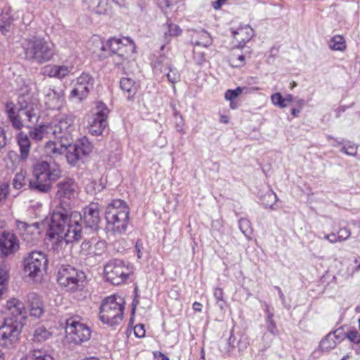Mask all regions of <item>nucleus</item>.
Wrapping results in <instances>:
<instances>
[{"label": "nucleus", "mask_w": 360, "mask_h": 360, "mask_svg": "<svg viewBox=\"0 0 360 360\" xmlns=\"http://www.w3.org/2000/svg\"><path fill=\"white\" fill-rule=\"evenodd\" d=\"M17 229L20 232L22 239L27 247L37 245L40 241V229L37 223L28 224L17 221Z\"/></svg>", "instance_id": "nucleus-13"}, {"label": "nucleus", "mask_w": 360, "mask_h": 360, "mask_svg": "<svg viewBox=\"0 0 360 360\" xmlns=\"http://www.w3.org/2000/svg\"><path fill=\"white\" fill-rule=\"evenodd\" d=\"M227 0H217L212 4L214 10H219Z\"/></svg>", "instance_id": "nucleus-61"}, {"label": "nucleus", "mask_w": 360, "mask_h": 360, "mask_svg": "<svg viewBox=\"0 0 360 360\" xmlns=\"http://www.w3.org/2000/svg\"><path fill=\"white\" fill-rule=\"evenodd\" d=\"M66 333L76 344L89 340L91 338L89 327L81 321L79 316L71 317L66 320Z\"/></svg>", "instance_id": "nucleus-10"}, {"label": "nucleus", "mask_w": 360, "mask_h": 360, "mask_svg": "<svg viewBox=\"0 0 360 360\" xmlns=\"http://www.w3.org/2000/svg\"><path fill=\"white\" fill-rule=\"evenodd\" d=\"M229 62L231 66L238 68L242 67L245 64V57L243 55H235L233 54L229 59Z\"/></svg>", "instance_id": "nucleus-47"}, {"label": "nucleus", "mask_w": 360, "mask_h": 360, "mask_svg": "<svg viewBox=\"0 0 360 360\" xmlns=\"http://www.w3.org/2000/svg\"><path fill=\"white\" fill-rule=\"evenodd\" d=\"M107 126V121H103L100 119L89 117L88 129L89 133L93 136H100L103 134Z\"/></svg>", "instance_id": "nucleus-31"}, {"label": "nucleus", "mask_w": 360, "mask_h": 360, "mask_svg": "<svg viewBox=\"0 0 360 360\" xmlns=\"http://www.w3.org/2000/svg\"><path fill=\"white\" fill-rule=\"evenodd\" d=\"M135 250L138 259H141L144 251V247L141 240H137L135 245Z\"/></svg>", "instance_id": "nucleus-54"}, {"label": "nucleus", "mask_w": 360, "mask_h": 360, "mask_svg": "<svg viewBox=\"0 0 360 360\" xmlns=\"http://www.w3.org/2000/svg\"><path fill=\"white\" fill-rule=\"evenodd\" d=\"M12 24L10 20H7L6 21H4L3 19L0 18V32L6 35L11 30Z\"/></svg>", "instance_id": "nucleus-51"}, {"label": "nucleus", "mask_w": 360, "mask_h": 360, "mask_svg": "<svg viewBox=\"0 0 360 360\" xmlns=\"http://www.w3.org/2000/svg\"><path fill=\"white\" fill-rule=\"evenodd\" d=\"M48 260L46 255L41 251L30 252L25 259L24 271L31 278L38 276L45 269Z\"/></svg>", "instance_id": "nucleus-11"}, {"label": "nucleus", "mask_w": 360, "mask_h": 360, "mask_svg": "<svg viewBox=\"0 0 360 360\" xmlns=\"http://www.w3.org/2000/svg\"><path fill=\"white\" fill-rule=\"evenodd\" d=\"M86 227L96 229L101 221L98 205L91 203L84 208V214L60 207L51 216L46 235L54 250L63 249L64 244L77 242L82 237V220Z\"/></svg>", "instance_id": "nucleus-1"}, {"label": "nucleus", "mask_w": 360, "mask_h": 360, "mask_svg": "<svg viewBox=\"0 0 360 360\" xmlns=\"http://www.w3.org/2000/svg\"><path fill=\"white\" fill-rule=\"evenodd\" d=\"M65 152L67 161L72 165H75L77 162L82 158L81 155L77 152L75 146L71 145V143L68 146V148Z\"/></svg>", "instance_id": "nucleus-36"}, {"label": "nucleus", "mask_w": 360, "mask_h": 360, "mask_svg": "<svg viewBox=\"0 0 360 360\" xmlns=\"http://www.w3.org/2000/svg\"><path fill=\"white\" fill-rule=\"evenodd\" d=\"M154 69L155 71H159L164 73L167 78L169 83L173 84V89H175L174 84L179 82L181 79V75L176 68L173 65L166 63L163 65V58L157 60L154 63Z\"/></svg>", "instance_id": "nucleus-20"}, {"label": "nucleus", "mask_w": 360, "mask_h": 360, "mask_svg": "<svg viewBox=\"0 0 360 360\" xmlns=\"http://www.w3.org/2000/svg\"><path fill=\"white\" fill-rule=\"evenodd\" d=\"M75 117L71 114L56 116L49 124L51 136L63 146H68L73 141L72 133L75 130Z\"/></svg>", "instance_id": "nucleus-5"}, {"label": "nucleus", "mask_w": 360, "mask_h": 360, "mask_svg": "<svg viewBox=\"0 0 360 360\" xmlns=\"http://www.w3.org/2000/svg\"><path fill=\"white\" fill-rule=\"evenodd\" d=\"M5 318L11 317L13 320L22 321L26 317V309L23 302L16 298L8 300L4 307Z\"/></svg>", "instance_id": "nucleus-17"}, {"label": "nucleus", "mask_w": 360, "mask_h": 360, "mask_svg": "<svg viewBox=\"0 0 360 360\" xmlns=\"http://www.w3.org/2000/svg\"><path fill=\"white\" fill-rule=\"evenodd\" d=\"M22 360H53V359L44 351L33 349L29 355Z\"/></svg>", "instance_id": "nucleus-37"}, {"label": "nucleus", "mask_w": 360, "mask_h": 360, "mask_svg": "<svg viewBox=\"0 0 360 360\" xmlns=\"http://www.w3.org/2000/svg\"><path fill=\"white\" fill-rule=\"evenodd\" d=\"M134 265L120 259H112L104 266V278L115 285H119L127 282L133 275Z\"/></svg>", "instance_id": "nucleus-7"}, {"label": "nucleus", "mask_w": 360, "mask_h": 360, "mask_svg": "<svg viewBox=\"0 0 360 360\" xmlns=\"http://www.w3.org/2000/svg\"><path fill=\"white\" fill-rule=\"evenodd\" d=\"M271 99L273 104H274L275 105H278L282 108H285L287 106V104L284 103V99L280 93H276L272 94L271 96Z\"/></svg>", "instance_id": "nucleus-50"}, {"label": "nucleus", "mask_w": 360, "mask_h": 360, "mask_svg": "<svg viewBox=\"0 0 360 360\" xmlns=\"http://www.w3.org/2000/svg\"><path fill=\"white\" fill-rule=\"evenodd\" d=\"M195 58L198 64H202L205 61V53L201 52H196L195 53Z\"/></svg>", "instance_id": "nucleus-60"}, {"label": "nucleus", "mask_w": 360, "mask_h": 360, "mask_svg": "<svg viewBox=\"0 0 360 360\" xmlns=\"http://www.w3.org/2000/svg\"><path fill=\"white\" fill-rule=\"evenodd\" d=\"M106 46L113 55H117L121 58H128L129 55L134 51V44L129 38L119 39L115 37L110 38Z\"/></svg>", "instance_id": "nucleus-14"}, {"label": "nucleus", "mask_w": 360, "mask_h": 360, "mask_svg": "<svg viewBox=\"0 0 360 360\" xmlns=\"http://www.w3.org/2000/svg\"><path fill=\"white\" fill-rule=\"evenodd\" d=\"M129 208L124 200H112L105 212L108 230L117 234L124 233L129 224Z\"/></svg>", "instance_id": "nucleus-4"}, {"label": "nucleus", "mask_w": 360, "mask_h": 360, "mask_svg": "<svg viewBox=\"0 0 360 360\" xmlns=\"http://www.w3.org/2000/svg\"><path fill=\"white\" fill-rule=\"evenodd\" d=\"M344 340V331L338 328L333 332L329 333L324 338L321 340L319 347L323 352H328L335 347L338 342Z\"/></svg>", "instance_id": "nucleus-22"}, {"label": "nucleus", "mask_w": 360, "mask_h": 360, "mask_svg": "<svg viewBox=\"0 0 360 360\" xmlns=\"http://www.w3.org/2000/svg\"><path fill=\"white\" fill-rule=\"evenodd\" d=\"M154 356L155 359H157V360H169L167 356L160 352L154 353Z\"/></svg>", "instance_id": "nucleus-64"}, {"label": "nucleus", "mask_w": 360, "mask_h": 360, "mask_svg": "<svg viewBox=\"0 0 360 360\" xmlns=\"http://www.w3.org/2000/svg\"><path fill=\"white\" fill-rule=\"evenodd\" d=\"M277 200V196L272 191H268L262 198V203L266 207L272 208Z\"/></svg>", "instance_id": "nucleus-42"}, {"label": "nucleus", "mask_w": 360, "mask_h": 360, "mask_svg": "<svg viewBox=\"0 0 360 360\" xmlns=\"http://www.w3.org/2000/svg\"><path fill=\"white\" fill-rule=\"evenodd\" d=\"M44 103L51 110L60 109L64 103V93L61 89H56L51 86L44 89Z\"/></svg>", "instance_id": "nucleus-16"}, {"label": "nucleus", "mask_w": 360, "mask_h": 360, "mask_svg": "<svg viewBox=\"0 0 360 360\" xmlns=\"http://www.w3.org/2000/svg\"><path fill=\"white\" fill-rule=\"evenodd\" d=\"M13 184L16 189L22 188L26 184L25 173L23 172L17 173L13 179Z\"/></svg>", "instance_id": "nucleus-44"}, {"label": "nucleus", "mask_w": 360, "mask_h": 360, "mask_svg": "<svg viewBox=\"0 0 360 360\" xmlns=\"http://www.w3.org/2000/svg\"><path fill=\"white\" fill-rule=\"evenodd\" d=\"M340 150L348 155L355 156L357 153V146L353 143L348 142Z\"/></svg>", "instance_id": "nucleus-49"}, {"label": "nucleus", "mask_w": 360, "mask_h": 360, "mask_svg": "<svg viewBox=\"0 0 360 360\" xmlns=\"http://www.w3.org/2000/svg\"><path fill=\"white\" fill-rule=\"evenodd\" d=\"M232 35L234 39L239 44V46L243 47L245 43L255 36V31L250 26L245 25L233 31Z\"/></svg>", "instance_id": "nucleus-25"}, {"label": "nucleus", "mask_w": 360, "mask_h": 360, "mask_svg": "<svg viewBox=\"0 0 360 360\" xmlns=\"http://www.w3.org/2000/svg\"><path fill=\"white\" fill-rule=\"evenodd\" d=\"M73 70L72 65H50L44 68V74L49 77L63 79Z\"/></svg>", "instance_id": "nucleus-23"}, {"label": "nucleus", "mask_w": 360, "mask_h": 360, "mask_svg": "<svg viewBox=\"0 0 360 360\" xmlns=\"http://www.w3.org/2000/svg\"><path fill=\"white\" fill-rule=\"evenodd\" d=\"M6 112L13 127L18 130L22 128L24 122H29L26 120L25 115H20V112L16 111L15 105L12 102L6 104Z\"/></svg>", "instance_id": "nucleus-24"}, {"label": "nucleus", "mask_w": 360, "mask_h": 360, "mask_svg": "<svg viewBox=\"0 0 360 360\" xmlns=\"http://www.w3.org/2000/svg\"><path fill=\"white\" fill-rule=\"evenodd\" d=\"M167 25L168 31L165 34V39H167L169 37H178L181 34L182 30L179 26L168 22H167Z\"/></svg>", "instance_id": "nucleus-43"}, {"label": "nucleus", "mask_w": 360, "mask_h": 360, "mask_svg": "<svg viewBox=\"0 0 360 360\" xmlns=\"http://www.w3.org/2000/svg\"><path fill=\"white\" fill-rule=\"evenodd\" d=\"M252 89H250L247 86H238L235 89H229L225 92L224 97L226 100L232 101L240 94H248Z\"/></svg>", "instance_id": "nucleus-35"}, {"label": "nucleus", "mask_w": 360, "mask_h": 360, "mask_svg": "<svg viewBox=\"0 0 360 360\" xmlns=\"http://www.w3.org/2000/svg\"><path fill=\"white\" fill-rule=\"evenodd\" d=\"M88 46L89 49L92 53H96L98 51H105L106 49V46L98 37H94L89 41Z\"/></svg>", "instance_id": "nucleus-40"}, {"label": "nucleus", "mask_w": 360, "mask_h": 360, "mask_svg": "<svg viewBox=\"0 0 360 360\" xmlns=\"http://www.w3.org/2000/svg\"><path fill=\"white\" fill-rule=\"evenodd\" d=\"M77 153L82 157L88 155L91 151V146L86 139H82L77 143L74 144Z\"/></svg>", "instance_id": "nucleus-39"}, {"label": "nucleus", "mask_w": 360, "mask_h": 360, "mask_svg": "<svg viewBox=\"0 0 360 360\" xmlns=\"http://www.w3.org/2000/svg\"><path fill=\"white\" fill-rule=\"evenodd\" d=\"M60 174L56 164L38 161L33 167L34 179L29 181L30 187L32 190L46 193L51 188L53 182L60 178Z\"/></svg>", "instance_id": "nucleus-3"}, {"label": "nucleus", "mask_w": 360, "mask_h": 360, "mask_svg": "<svg viewBox=\"0 0 360 360\" xmlns=\"http://www.w3.org/2000/svg\"><path fill=\"white\" fill-rule=\"evenodd\" d=\"M337 238V234L333 232L330 234L325 235L323 236V239L328 240L330 243H335L339 242Z\"/></svg>", "instance_id": "nucleus-58"}, {"label": "nucleus", "mask_w": 360, "mask_h": 360, "mask_svg": "<svg viewBox=\"0 0 360 360\" xmlns=\"http://www.w3.org/2000/svg\"><path fill=\"white\" fill-rule=\"evenodd\" d=\"M191 43L195 46H210L212 43L210 34L204 30H194L191 35Z\"/></svg>", "instance_id": "nucleus-28"}, {"label": "nucleus", "mask_w": 360, "mask_h": 360, "mask_svg": "<svg viewBox=\"0 0 360 360\" xmlns=\"http://www.w3.org/2000/svg\"><path fill=\"white\" fill-rule=\"evenodd\" d=\"M30 136L25 132L20 131L16 136V140L20 149V157L22 160L27 159L30 148Z\"/></svg>", "instance_id": "nucleus-26"}, {"label": "nucleus", "mask_w": 360, "mask_h": 360, "mask_svg": "<svg viewBox=\"0 0 360 360\" xmlns=\"http://www.w3.org/2000/svg\"><path fill=\"white\" fill-rule=\"evenodd\" d=\"M93 84V77L89 74L82 73L77 77L75 87L70 93V97L77 98L79 101H82L88 96Z\"/></svg>", "instance_id": "nucleus-15"}, {"label": "nucleus", "mask_w": 360, "mask_h": 360, "mask_svg": "<svg viewBox=\"0 0 360 360\" xmlns=\"http://www.w3.org/2000/svg\"><path fill=\"white\" fill-rule=\"evenodd\" d=\"M214 297L217 301L224 299V292L221 288H216L214 290Z\"/></svg>", "instance_id": "nucleus-57"}, {"label": "nucleus", "mask_w": 360, "mask_h": 360, "mask_svg": "<svg viewBox=\"0 0 360 360\" xmlns=\"http://www.w3.org/2000/svg\"><path fill=\"white\" fill-rule=\"evenodd\" d=\"M120 89L127 94V98L129 100H133L140 86L139 82L133 79L123 77L120 79Z\"/></svg>", "instance_id": "nucleus-27"}, {"label": "nucleus", "mask_w": 360, "mask_h": 360, "mask_svg": "<svg viewBox=\"0 0 360 360\" xmlns=\"http://www.w3.org/2000/svg\"><path fill=\"white\" fill-rule=\"evenodd\" d=\"M19 241L15 234L4 232L0 237V255L6 257L19 249Z\"/></svg>", "instance_id": "nucleus-18"}, {"label": "nucleus", "mask_w": 360, "mask_h": 360, "mask_svg": "<svg viewBox=\"0 0 360 360\" xmlns=\"http://www.w3.org/2000/svg\"><path fill=\"white\" fill-rule=\"evenodd\" d=\"M329 46L333 50L342 51L346 49L345 40L341 35H335L330 39Z\"/></svg>", "instance_id": "nucleus-38"}, {"label": "nucleus", "mask_w": 360, "mask_h": 360, "mask_svg": "<svg viewBox=\"0 0 360 360\" xmlns=\"http://www.w3.org/2000/svg\"><path fill=\"white\" fill-rule=\"evenodd\" d=\"M44 148L46 153L51 156L63 154L66 151L68 146H63L60 144V147L58 148L55 142L49 141L46 143Z\"/></svg>", "instance_id": "nucleus-34"}, {"label": "nucleus", "mask_w": 360, "mask_h": 360, "mask_svg": "<svg viewBox=\"0 0 360 360\" xmlns=\"http://www.w3.org/2000/svg\"><path fill=\"white\" fill-rule=\"evenodd\" d=\"M113 56H114L113 61L116 65H120L122 64L124 60L127 59V58H121V57L117 55H113Z\"/></svg>", "instance_id": "nucleus-63"}, {"label": "nucleus", "mask_w": 360, "mask_h": 360, "mask_svg": "<svg viewBox=\"0 0 360 360\" xmlns=\"http://www.w3.org/2000/svg\"><path fill=\"white\" fill-rule=\"evenodd\" d=\"M56 197L61 201L70 200L75 197L77 193V184L71 179H66L57 184Z\"/></svg>", "instance_id": "nucleus-19"}, {"label": "nucleus", "mask_w": 360, "mask_h": 360, "mask_svg": "<svg viewBox=\"0 0 360 360\" xmlns=\"http://www.w3.org/2000/svg\"><path fill=\"white\" fill-rule=\"evenodd\" d=\"M345 338L354 344H360V333L356 330H351L347 333L344 332V339Z\"/></svg>", "instance_id": "nucleus-46"}, {"label": "nucleus", "mask_w": 360, "mask_h": 360, "mask_svg": "<svg viewBox=\"0 0 360 360\" xmlns=\"http://www.w3.org/2000/svg\"><path fill=\"white\" fill-rule=\"evenodd\" d=\"M49 124H41L37 127H33L29 131V136L32 140L37 142L43 140L45 138H52L51 131H49Z\"/></svg>", "instance_id": "nucleus-29"}, {"label": "nucleus", "mask_w": 360, "mask_h": 360, "mask_svg": "<svg viewBox=\"0 0 360 360\" xmlns=\"http://www.w3.org/2000/svg\"><path fill=\"white\" fill-rule=\"evenodd\" d=\"M85 278L82 271L70 265L62 266L57 275L59 285L68 291H75L81 288Z\"/></svg>", "instance_id": "nucleus-8"}, {"label": "nucleus", "mask_w": 360, "mask_h": 360, "mask_svg": "<svg viewBox=\"0 0 360 360\" xmlns=\"http://www.w3.org/2000/svg\"><path fill=\"white\" fill-rule=\"evenodd\" d=\"M30 314L32 316L39 317L43 314L42 302L40 297L32 292L27 295Z\"/></svg>", "instance_id": "nucleus-30"}, {"label": "nucleus", "mask_w": 360, "mask_h": 360, "mask_svg": "<svg viewBox=\"0 0 360 360\" xmlns=\"http://www.w3.org/2000/svg\"><path fill=\"white\" fill-rule=\"evenodd\" d=\"M134 334L138 338H142L145 335V329L143 324L136 325L134 328Z\"/></svg>", "instance_id": "nucleus-56"}, {"label": "nucleus", "mask_w": 360, "mask_h": 360, "mask_svg": "<svg viewBox=\"0 0 360 360\" xmlns=\"http://www.w3.org/2000/svg\"><path fill=\"white\" fill-rule=\"evenodd\" d=\"M6 145V137L4 129L0 126V150Z\"/></svg>", "instance_id": "nucleus-59"}, {"label": "nucleus", "mask_w": 360, "mask_h": 360, "mask_svg": "<svg viewBox=\"0 0 360 360\" xmlns=\"http://www.w3.org/2000/svg\"><path fill=\"white\" fill-rule=\"evenodd\" d=\"M351 232L349 229L346 228H342L338 232V240H339V242L346 240L349 238Z\"/></svg>", "instance_id": "nucleus-52"}, {"label": "nucleus", "mask_w": 360, "mask_h": 360, "mask_svg": "<svg viewBox=\"0 0 360 360\" xmlns=\"http://www.w3.org/2000/svg\"><path fill=\"white\" fill-rule=\"evenodd\" d=\"M266 325L268 332L274 336L278 334V330L277 329L276 324L274 320H266Z\"/></svg>", "instance_id": "nucleus-53"}, {"label": "nucleus", "mask_w": 360, "mask_h": 360, "mask_svg": "<svg viewBox=\"0 0 360 360\" xmlns=\"http://www.w3.org/2000/svg\"><path fill=\"white\" fill-rule=\"evenodd\" d=\"M52 333L46 327L39 325L36 326L34 330L32 340L35 342H42L49 339Z\"/></svg>", "instance_id": "nucleus-33"}, {"label": "nucleus", "mask_w": 360, "mask_h": 360, "mask_svg": "<svg viewBox=\"0 0 360 360\" xmlns=\"http://www.w3.org/2000/svg\"><path fill=\"white\" fill-rule=\"evenodd\" d=\"M22 326V321L13 320L11 317L5 318L0 327V345L8 348L12 347L18 341Z\"/></svg>", "instance_id": "nucleus-9"}, {"label": "nucleus", "mask_w": 360, "mask_h": 360, "mask_svg": "<svg viewBox=\"0 0 360 360\" xmlns=\"http://www.w3.org/2000/svg\"><path fill=\"white\" fill-rule=\"evenodd\" d=\"M7 195L6 187L0 186V202L5 200Z\"/></svg>", "instance_id": "nucleus-62"}, {"label": "nucleus", "mask_w": 360, "mask_h": 360, "mask_svg": "<svg viewBox=\"0 0 360 360\" xmlns=\"http://www.w3.org/2000/svg\"><path fill=\"white\" fill-rule=\"evenodd\" d=\"M94 245L89 240H84L81 245L80 253L84 256L94 257Z\"/></svg>", "instance_id": "nucleus-45"}, {"label": "nucleus", "mask_w": 360, "mask_h": 360, "mask_svg": "<svg viewBox=\"0 0 360 360\" xmlns=\"http://www.w3.org/2000/svg\"><path fill=\"white\" fill-rule=\"evenodd\" d=\"M18 110L20 115H25L29 123H35L39 117L37 104L32 102L29 95H21L18 98Z\"/></svg>", "instance_id": "nucleus-12"}, {"label": "nucleus", "mask_w": 360, "mask_h": 360, "mask_svg": "<svg viewBox=\"0 0 360 360\" xmlns=\"http://www.w3.org/2000/svg\"><path fill=\"white\" fill-rule=\"evenodd\" d=\"M124 302L121 297L111 295L105 298L99 308V319L110 326L118 325L123 319Z\"/></svg>", "instance_id": "nucleus-6"}, {"label": "nucleus", "mask_w": 360, "mask_h": 360, "mask_svg": "<svg viewBox=\"0 0 360 360\" xmlns=\"http://www.w3.org/2000/svg\"><path fill=\"white\" fill-rule=\"evenodd\" d=\"M21 46L25 59L38 65L51 61L56 55L55 45L38 36H30L24 39Z\"/></svg>", "instance_id": "nucleus-2"}, {"label": "nucleus", "mask_w": 360, "mask_h": 360, "mask_svg": "<svg viewBox=\"0 0 360 360\" xmlns=\"http://www.w3.org/2000/svg\"><path fill=\"white\" fill-rule=\"evenodd\" d=\"M122 0H83L87 8L98 15H107L111 11V2L120 4Z\"/></svg>", "instance_id": "nucleus-21"}, {"label": "nucleus", "mask_w": 360, "mask_h": 360, "mask_svg": "<svg viewBox=\"0 0 360 360\" xmlns=\"http://www.w3.org/2000/svg\"><path fill=\"white\" fill-rule=\"evenodd\" d=\"M238 224L241 232L245 236V237L250 239L252 233L250 221L247 219L242 218L239 220Z\"/></svg>", "instance_id": "nucleus-41"}, {"label": "nucleus", "mask_w": 360, "mask_h": 360, "mask_svg": "<svg viewBox=\"0 0 360 360\" xmlns=\"http://www.w3.org/2000/svg\"><path fill=\"white\" fill-rule=\"evenodd\" d=\"M109 114V110L106 105L102 101H96L95 108L92 110V115L90 117L100 119L103 121H107Z\"/></svg>", "instance_id": "nucleus-32"}, {"label": "nucleus", "mask_w": 360, "mask_h": 360, "mask_svg": "<svg viewBox=\"0 0 360 360\" xmlns=\"http://www.w3.org/2000/svg\"><path fill=\"white\" fill-rule=\"evenodd\" d=\"M107 248V244L105 240H99L97 241L94 245V256L101 255L105 250Z\"/></svg>", "instance_id": "nucleus-48"}, {"label": "nucleus", "mask_w": 360, "mask_h": 360, "mask_svg": "<svg viewBox=\"0 0 360 360\" xmlns=\"http://www.w3.org/2000/svg\"><path fill=\"white\" fill-rule=\"evenodd\" d=\"M8 278V271L6 266L0 267V283L5 284Z\"/></svg>", "instance_id": "nucleus-55"}]
</instances>
